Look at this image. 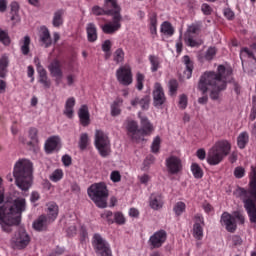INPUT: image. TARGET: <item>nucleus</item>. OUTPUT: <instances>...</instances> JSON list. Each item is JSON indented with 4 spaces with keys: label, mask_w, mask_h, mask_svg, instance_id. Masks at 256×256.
Wrapping results in <instances>:
<instances>
[{
    "label": "nucleus",
    "mask_w": 256,
    "mask_h": 256,
    "mask_svg": "<svg viewBox=\"0 0 256 256\" xmlns=\"http://www.w3.org/2000/svg\"><path fill=\"white\" fill-rule=\"evenodd\" d=\"M48 71L52 77H57V79L63 78V70H61V62L57 59L53 60L48 65Z\"/></svg>",
    "instance_id": "19"
},
{
    "label": "nucleus",
    "mask_w": 256,
    "mask_h": 256,
    "mask_svg": "<svg viewBox=\"0 0 256 256\" xmlns=\"http://www.w3.org/2000/svg\"><path fill=\"white\" fill-rule=\"evenodd\" d=\"M88 145H89V134L82 133L80 135V140H79V147H80L81 151H85V149H87Z\"/></svg>",
    "instance_id": "45"
},
{
    "label": "nucleus",
    "mask_w": 256,
    "mask_h": 256,
    "mask_svg": "<svg viewBox=\"0 0 256 256\" xmlns=\"http://www.w3.org/2000/svg\"><path fill=\"white\" fill-rule=\"evenodd\" d=\"M92 247L98 256H113L109 242H107V240H105L99 233L93 235Z\"/></svg>",
    "instance_id": "8"
},
{
    "label": "nucleus",
    "mask_w": 256,
    "mask_h": 256,
    "mask_svg": "<svg viewBox=\"0 0 256 256\" xmlns=\"http://www.w3.org/2000/svg\"><path fill=\"white\" fill-rule=\"evenodd\" d=\"M136 88L138 89V91H142L143 90V81H145V75H143L142 73H137L136 75Z\"/></svg>",
    "instance_id": "54"
},
{
    "label": "nucleus",
    "mask_w": 256,
    "mask_h": 256,
    "mask_svg": "<svg viewBox=\"0 0 256 256\" xmlns=\"http://www.w3.org/2000/svg\"><path fill=\"white\" fill-rule=\"evenodd\" d=\"M159 149H161V138L156 136L151 145L152 153H159Z\"/></svg>",
    "instance_id": "50"
},
{
    "label": "nucleus",
    "mask_w": 256,
    "mask_h": 256,
    "mask_svg": "<svg viewBox=\"0 0 256 256\" xmlns=\"http://www.w3.org/2000/svg\"><path fill=\"white\" fill-rule=\"evenodd\" d=\"M224 17H226V19H228L229 21H232V19H235V12H233V10H231L230 8H225Z\"/></svg>",
    "instance_id": "60"
},
{
    "label": "nucleus",
    "mask_w": 256,
    "mask_h": 256,
    "mask_svg": "<svg viewBox=\"0 0 256 256\" xmlns=\"http://www.w3.org/2000/svg\"><path fill=\"white\" fill-rule=\"evenodd\" d=\"M167 241V232L165 230L156 231L152 236H150L148 243L151 249H159L163 247V243Z\"/></svg>",
    "instance_id": "11"
},
{
    "label": "nucleus",
    "mask_w": 256,
    "mask_h": 256,
    "mask_svg": "<svg viewBox=\"0 0 256 256\" xmlns=\"http://www.w3.org/2000/svg\"><path fill=\"white\" fill-rule=\"evenodd\" d=\"M103 6L106 11V15H110L112 17V22L102 25L101 29L106 35H113L121 29V21H123L121 6H119L117 0H104Z\"/></svg>",
    "instance_id": "4"
},
{
    "label": "nucleus",
    "mask_w": 256,
    "mask_h": 256,
    "mask_svg": "<svg viewBox=\"0 0 256 256\" xmlns=\"http://www.w3.org/2000/svg\"><path fill=\"white\" fill-rule=\"evenodd\" d=\"M38 77V81L43 85L44 89H49L51 87V80H49L47 70H45V68H39Z\"/></svg>",
    "instance_id": "29"
},
{
    "label": "nucleus",
    "mask_w": 256,
    "mask_h": 256,
    "mask_svg": "<svg viewBox=\"0 0 256 256\" xmlns=\"http://www.w3.org/2000/svg\"><path fill=\"white\" fill-rule=\"evenodd\" d=\"M149 23H150V26H149L150 33L152 37L155 38V36L157 35V14L156 13L150 14Z\"/></svg>",
    "instance_id": "37"
},
{
    "label": "nucleus",
    "mask_w": 256,
    "mask_h": 256,
    "mask_svg": "<svg viewBox=\"0 0 256 256\" xmlns=\"http://www.w3.org/2000/svg\"><path fill=\"white\" fill-rule=\"evenodd\" d=\"M73 107H75V98L70 97L67 99L64 109V115H66L68 119H73Z\"/></svg>",
    "instance_id": "31"
},
{
    "label": "nucleus",
    "mask_w": 256,
    "mask_h": 256,
    "mask_svg": "<svg viewBox=\"0 0 256 256\" xmlns=\"http://www.w3.org/2000/svg\"><path fill=\"white\" fill-rule=\"evenodd\" d=\"M149 103H151V97L149 95L142 98L136 97L131 100L132 107H137V105H140L143 111H147V109H149Z\"/></svg>",
    "instance_id": "21"
},
{
    "label": "nucleus",
    "mask_w": 256,
    "mask_h": 256,
    "mask_svg": "<svg viewBox=\"0 0 256 256\" xmlns=\"http://www.w3.org/2000/svg\"><path fill=\"white\" fill-rule=\"evenodd\" d=\"M179 107L180 109H187V95L185 94L180 95Z\"/></svg>",
    "instance_id": "59"
},
{
    "label": "nucleus",
    "mask_w": 256,
    "mask_h": 256,
    "mask_svg": "<svg viewBox=\"0 0 256 256\" xmlns=\"http://www.w3.org/2000/svg\"><path fill=\"white\" fill-rule=\"evenodd\" d=\"M116 79L120 85L128 87L133 83V72H131V66L124 65L116 70Z\"/></svg>",
    "instance_id": "9"
},
{
    "label": "nucleus",
    "mask_w": 256,
    "mask_h": 256,
    "mask_svg": "<svg viewBox=\"0 0 256 256\" xmlns=\"http://www.w3.org/2000/svg\"><path fill=\"white\" fill-rule=\"evenodd\" d=\"M217 55V48L215 47H209L205 53V59L207 61L213 60V58Z\"/></svg>",
    "instance_id": "53"
},
{
    "label": "nucleus",
    "mask_w": 256,
    "mask_h": 256,
    "mask_svg": "<svg viewBox=\"0 0 256 256\" xmlns=\"http://www.w3.org/2000/svg\"><path fill=\"white\" fill-rule=\"evenodd\" d=\"M232 75L233 69L231 67L219 65L216 72L207 71L200 76L198 89L202 92V95H205L210 89V99L217 101L219 99V93L227 89V82Z\"/></svg>",
    "instance_id": "1"
},
{
    "label": "nucleus",
    "mask_w": 256,
    "mask_h": 256,
    "mask_svg": "<svg viewBox=\"0 0 256 256\" xmlns=\"http://www.w3.org/2000/svg\"><path fill=\"white\" fill-rule=\"evenodd\" d=\"M94 144L99 155L103 158L111 155V140H109V136L102 130L95 131Z\"/></svg>",
    "instance_id": "7"
},
{
    "label": "nucleus",
    "mask_w": 256,
    "mask_h": 256,
    "mask_svg": "<svg viewBox=\"0 0 256 256\" xmlns=\"http://www.w3.org/2000/svg\"><path fill=\"white\" fill-rule=\"evenodd\" d=\"M140 137L143 139L144 135H151L153 133V125L147 119V117H142L141 118V129H140Z\"/></svg>",
    "instance_id": "25"
},
{
    "label": "nucleus",
    "mask_w": 256,
    "mask_h": 256,
    "mask_svg": "<svg viewBox=\"0 0 256 256\" xmlns=\"http://www.w3.org/2000/svg\"><path fill=\"white\" fill-rule=\"evenodd\" d=\"M126 130L128 132V135L131 136V139L133 141H143V138H141V130L139 129V125L137 124V121L127 120Z\"/></svg>",
    "instance_id": "14"
},
{
    "label": "nucleus",
    "mask_w": 256,
    "mask_h": 256,
    "mask_svg": "<svg viewBox=\"0 0 256 256\" xmlns=\"http://www.w3.org/2000/svg\"><path fill=\"white\" fill-rule=\"evenodd\" d=\"M78 117L80 119V123L81 125H83V127H87V125H89V123H91L90 119H89V108L87 107V105H82L78 111Z\"/></svg>",
    "instance_id": "23"
},
{
    "label": "nucleus",
    "mask_w": 256,
    "mask_h": 256,
    "mask_svg": "<svg viewBox=\"0 0 256 256\" xmlns=\"http://www.w3.org/2000/svg\"><path fill=\"white\" fill-rule=\"evenodd\" d=\"M220 223L226 227L228 233H235L237 231V222L229 212H224L221 215Z\"/></svg>",
    "instance_id": "15"
},
{
    "label": "nucleus",
    "mask_w": 256,
    "mask_h": 256,
    "mask_svg": "<svg viewBox=\"0 0 256 256\" xmlns=\"http://www.w3.org/2000/svg\"><path fill=\"white\" fill-rule=\"evenodd\" d=\"M114 223L117 225H125V216L121 212H116L114 214Z\"/></svg>",
    "instance_id": "56"
},
{
    "label": "nucleus",
    "mask_w": 256,
    "mask_h": 256,
    "mask_svg": "<svg viewBox=\"0 0 256 256\" xmlns=\"http://www.w3.org/2000/svg\"><path fill=\"white\" fill-rule=\"evenodd\" d=\"M166 169L170 175H177L183 171L181 159L177 156H170L166 159Z\"/></svg>",
    "instance_id": "12"
},
{
    "label": "nucleus",
    "mask_w": 256,
    "mask_h": 256,
    "mask_svg": "<svg viewBox=\"0 0 256 256\" xmlns=\"http://www.w3.org/2000/svg\"><path fill=\"white\" fill-rule=\"evenodd\" d=\"M110 179L113 183H119L121 181V173L119 171H112L110 174Z\"/></svg>",
    "instance_id": "58"
},
{
    "label": "nucleus",
    "mask_w": 256,
    "mask_h": 256,
    "mask_svg": "<svg viewBox=\"0 0 256 256\" xmlns=\"http://www.w3.org/2000/svg\"><path fill=\"white\" fill-rule=\"evenodd\" d=\"M39 39L42 45L47 49L53 45V39H51V33L49 29L45 26L40 27Z\"/></svg>",
    "instance_id": "18"
},
{
    "label": "nucleus",
    "mask_w": 256,
    "mask_h": 256,
    "mask_svg": "<svg viewBox=\"0 0 256 256\" xmlns=\"http://www.w3.org/2000/svg\"><path fill=\"white\" fill-rule=\"evenodd\" d=\"M240 59L242 61V65L245 63V59H253V61H256L255 52L249 50V48H242L240 51Z\"/></svg>",
    "instance_id": "38"
},
{
    "label": "nucleus",
    "mask_w": 256,
    "mask_h": 256,
    "mask_svg": "<svg viewBox=\"0 0 256 256\" xmlns=\"http://www.w3.org/2000/svg\"><path fill=\"white\" fill-rule=\"evenodd\" d=\"M184 41L188 47H201L203 45V39L193 38L191 34H186Z\"/></svg>",
    "instance_id": "30"
},
{
    "label": "nucleus",
    "mask_w": 256,
    "mask_h": 256,
    "mask_svg": "<svg viewBox=\"0 0 256 256\" xmlns=\"http://www.w3.org/2000/svg\"><path fill=\"white\" fill-rule=\"evenodd\" d=\"M47 219L50 223H53L57 216L59 215V206L55 202H50L47 204Z\"/></svg>",
    "instance_id": "24"
},
{
    "label": "nucleus",
    "mask_w": 256,
    "mask_h": 256,
    "mask_svg": "<svg viewBox=\"0 0 256 256\" xmlns=\"http://www.w3.org/2000/svg\"><path fill=\"white\" fill-rule=\"evenodd\" d=\"M231 151V144L227 140L217 142L209 151L207 163L209 165H219Z\"/></svg>",
    "instance_id": "6"
},
{
    "label": "nucleus",
    "mask_w": 256,
    "mask_h": 256,
    "mask_svg": "<svg viewBox=\"0 0 256 256\" xmlns=\"http://www.w3.org/2000/svg\"><path fill=\"white\" fill-rule=\"evenodd\" d=\"M191 171L194 175L195 179H202L203 178V169H201V166L197 163H193L191 165Z\"/></svg>",
    "instance_id": "42"
},
{
    "label": "nucleus",
    "mask_w": 256,
    "mask_h": 256,
    "mask_svg": "<svg viewBox=\"0 0 256 256\" xmlns=\"http://www.w3.org/2000/svg\"><path fill=\"white\" fill-rule=\"evenodd\" d=\"M9 67V56L4 54L0 57V79H5L7 77Z\"/></svg>",
    "instance_id": "27"
},
{
    "label": "nucleus",
    "mask_w": 256,
    "mask_h": 256,
    "mask_svg": "<svg viewBox=\"0 0 256 256\" xmlns=\"http://www.w3.org/2000/svg\"><path fill=\"white\" fill-rule=\"evenodd\" d=\"M186 205L184 202H177L174 207H173V211L175 213V215H177V217H179L180 215H183V213H185V209H186Z\"/></svg>",
    "instance_id": "46"
},
{
    "label": "nucleus",
    "mask_w": 256,
    "mask_h": 256,
    "mask_svg": "<svg viewBox=\"0 0 256 256\" xmlns=\"http://www.w3.org/2000/svg\"><path fill=\"white\" fill-rule=\"evenodd\" d=\"M242 67L248 75H256V60L254 62L247 63L246 65L245 62H243Z\"/></svg>",
    "instance_id": "41"
},
{
    "label": "nucleus",
    "mask_w": 256,
    "mask_h": 256,
    "mask_svg": "<svg viewBox=\"0 0 256 256\" xmlns=\"http://www.w3.org/2000/svg\"><path fill=\"white\" fill-rule=\"evenodd\" d=\"M61 148V138L59 136L49 137L44 145V149L48 155L54 153V151H59Z\"/></svg>",
    "instance_id": "16"
},
{
    "label": "nucleus",
    "mask_w": 256,
    "mask_h": 256,
    "mask_svg": "<svg viewBox=\"0 0 256 256\" xmlns=\"http://www.w3.org/2000/svg\"><path fill=\"white\" fill-rule=\"evenodd\" d=\"M19 3L17 1H13L10 4V20L12 21V27H16L21 23V15H19Z\"/></svg>",
    "instance_id": "17"
},
{
    "label": "nucleus",
    "mask_w": 256,
    "mask_h": 256,
    "mask_svg": "<svg viewBox=\"0 0 256 256\" xmlns=\"http://www.w3.org/2000/svg\"><path fill=\"white\" fill-rule=\"evenodd\" d=\"M88 197L99 209L107 208V199H109V189L104 182L94 183L87 189Z\"/></svg>",
    "instance_id": "5"
},
{
    "label": "nucleus",
    "mask_w": 256,
    "mask_h": 256,
    "mask_svg": "<svg viewBox=\"0 0 256 256\" xmlns=\"http://www.w3.org/2000/svg\"><path fill=\"white\" fill-rule=\"evenodd\" d=\"M201 31V24H192L187 29V35H195Z\"/></svg>",
    "instance_id": "52"
},
{
    "label": "nucleus",
    "mask_w": 256,
    "mask_h": 256,
    "mask_svg": "<svg viewBox=\"0 0 256 256\" xmlns=\"http://www.w3.org/2000/svg\"><path fill=\"white\" fill-rule=\"evenodd\" d=\"M153 105L154 107H162L165 105L167 101V97H165V92L163 91V86L160 83H155L153 90Z\"/></svg>",
    "instance_id": "13"
},
{
    "label": "nucleus",
    "mask_w": 256,
    "mask_h": 256,
    "mask_svg": "<svg viewBox=\"0 0 256 256\" xmlns=\"http://www.w3.org/2000/svg\"><path fill=\"white\" fill-rule=\"evenodd\" d=\"M165 202L163 201V196L161 194H151L149 198V205L151 209L154 211H159V209H163V205Z\"/></svg>",
    "instance_id": "20"
},
{
    "label": "nucleus",
    "mask_w": 256,
    "mask_h": 256,
    "mask_svg": "<svg viewBox=\"0 0 256 256\" xmlns=\"http://www.w3.org/2000/svg\"><path fill=\"white\" fill-rule=\"evenodd\" d=\"M11 241L14 249H25V247L29 245L31 238L29 237V234H27V231L20 229L15 233Z\"/></svg>",
    "instance_id": "10"
},
{
    "label": "nucleus",
    "mask_w": 256,
    "mask_h": 256,
    "mask_svg": "<svg viewBox=\"0 0 256 256\" xmlns=\"http://www.w3.org/2000/svg\"><path fill=\"white\" fill-rule=\"evenodd\" d=\"M39 130L37 128H30L29 129V138L31 139L30 142H28V145H33V143H39Z\"/></svg>",
    "instance_id": "43"
},
{
    "label": "nucleus",
    "mask_w": 256,
    "mask_h": 256,
    "mask_svg": "<svg viewBox=\"0 0 256 256\" xmlns=\"http://www.w3.org/2000/svg\"><path fill=\"white\" fill-rule=\"evenodd\" d=\"M193 235L195 239H198V241H200V239H203V226H201V224L197 222L194 224Z\"/></svg>",
    "instance_id": "44"
},
{
    "label": "nucleus",
    "mask_w": 256,
    "mask_h": 256,
    "mask_svg": "<svg viewBox=\"0 0 256 256\" xmlns=\"http://www.w3.org/2000/svg\"><path fill=\"white\" fill-rule=\"evenodd\" d=\"M33 175V163L27 159H20L14 165L13 177L21 191L31 189V177Z\"/></svg>",
    "instance_id": "3"
},
{
    "label": "nucleus",
    "mask_w": 256,
    "mask_h": 256,
    "mask_svg": "<svg viewBox=\"0 0 256 256\" xmlns=\"http://www.w3.org/2000/svg\"><path fill=\"white\" fill-rule=\"evenodd\" d=\"M196 157L200 159V161H204V159L207 157V153L205 152V149L200 148L196 152Z\"/></svg>",
    "instance_id": "62"
},
{
    "label": "nucleus",
    "mask_w": 256,
    "mask_h": 256,
    "mask_svg": "<svg viewBox=\"0 0 256 256\" xmlns=\"http://www.w3.org/2000/svg\"><path fill=\"white\" fill-rule=\"evenodd\" d=\"M234 176L236 179H243V177H245V168L236 167L234 170Z\"/></svg>",
    "instance_id": "57"
},
{
    "label": "nucleus",
    "mask_w": 256,
    "mask_h": 256,
    "mask_svg": "<svg viewBox=\"0 0 256 256\" xmlns=\"http://www.w3.org/2000/svg\"><path fill=\"white\" fill-rule=\"evenodd\" d=\"M102 51L109 53L111 51V40H105L102 44Z\"/></svg>",
    "instance_id": "63"
},
{
    "label": "nucleus",
    "mask_w": 256,
    "mask_h": 256,
    "mask_svg": "<svg viewBox=\"0 0 256 256\" xmlns=\"http://www.w3.org/2000/svg\"><path fill=\"white\" fill-rule=\"evenodd\" d=\"M51 223L46 215H41L36 221L33 222V229L35 231H45L47 226Z\"/></svg>",
    "instance_id": "22"
},
{
    "label": "nucleus",
    "mask_w": 256,
    "mask_h": 256,
    "mask_svg": "<svg viewBox=\"0 0 256 256\" xmlns=\"http://www.w3.org/2000/svg\"><path fill=\"white\" fill-rule=\"evenodd\" d=\"M168 87H169V93L173 97V95H176L177 89H179V83L177 82V80L172 79L169 81Z\"/></svg>",
    "instance_id": "49"
},
{
    "label": "nucleus",
    "mask_w": 256,
    "mask_h": 256,
    "mask_svg": "<svg viewBox=\"0 0 256 256\" xmlns=\"http://www.w3.org/2000/svg\"><path fill=\"white\" fill-rule=\"evenodd\" d=\"M0 43L3 45H11V38L9 37V32L0 29Z\"/></svg>",
    "instance_id": "47"
},
{
    "label": "nucleus",
    "mask_w": 256,
    "mask_h": 256,
    "mask_svg": "<svg viewBox=\"0 0 256 256\" xmlns=\"http://www.w3.org/2000/svg\"><path fill=\"white\" fill-rule=\"evenodd\" d=\"M149 61H150V71L152 73H157V71H159V69H161V60L159 59V56H155V55H150L148 57Z\"/></svg>",
    "instance_id": "34"
},
{
    "label": "nucleus",
    "mask_w": 256,
    "mask_h": 256,
    "mask_svg": "<svg viewBox=\"0 0 256 256\" xmlns=\"http://www.w3.org/2000/svg\"><path fill=\"white\" fill-rule=\"evenodd\" d=\"M63 15H65V10L63 9L54 12L52 19L53 27H61V25H63Z\"/></svg>",
    "instance_id": "32"
},
{
    "label": "nucleus",
    "mask_w": 256,
    "mask_h": 256,
    "mask_svg": "<svg viewBox=\"0 0 256 256\" xmlns=\"http://www.w3.org/2000/svg\"><path fill=\"white\" fill-rule=\"evenodd\" d=\"M121 105H123V100L121 98H116V101H114L111 104V115L112 117H117L118 115H121Z\"/></svg>",
    "instance_id": "36"
},
{
    "label": "nucleus",
    "mask_w": 256,
    "mask_h": 256,
    "mask_svg": "<svg viewBox=\"0 0 256 256\" xmlns=\"http://www.w3.org/2000/svg\"><path fill=\"white\" fill-rule=\"evenodd\" d=\"M101 219H104L105 221H107L109 225H113V223H115V220L113 219V212L109 210L104 211L101 214Z\"/></svg>",
    "instance_id": "51"
},
{
    "label": "nucleus",
    "mask_w": 256,
    "mask_h": 256,
    "mask_svg": "<svg viewBox=\"0 0 256 256\" xmlns=\"http://www.w3.org/2000/svg\"><path fill=\"white\" fill-rule=\"evenodd\" d=\"M232 217L234 220L237 219L241 225L245 223V216H243L239 211L234 212Z\"/></svg>",
    "instance_id": "61"
},
{
    "label": "nucleus",
    "mask_w": 256,
    "mask_h": 256,
    "mask_svg": "<svg viewBox=\"0 0 256 256\" xmlns=\"http://www.w3.org/2000/svg\"><path fill=\"white\" fill-rule=\"evenodd\" d=\"M92 13L94 15H96V17H99L101 15H107V12L105 10V6H103L102 8L100 6H93L92 7Z\"/></svg>",
    "instance_id": "55"
},
{
    "label": "nucleus",
    "mask_w": 256,
    "mask_h": 256,
    "mask_svg": "<svg viewBox=\"0 0 256 256\" xmlns=\"http://www.w3.org/2000/svg\"><path fill=\"white\" fill-rule=\"evenodd\" d=\"M25 207L24 198H17L13 204L0 207V225L4 233H11V227L21 223V213L25 211Z\"/></svg>",
    "instance_id": "2"
},
{
    "label": "nucleus",
    "mask_w": 256,
    "mask_h": 256,
    "mask_svg": "<svg viewBox=\"0 0 256 256\" xmlns=\"http://www.w3.org/2000/svg\"><path fill=\"white\" fill-rule=\"evenodd\" d=\"M183 63L186 67V70L184 71L186 79H191V75H193V62L191 61V58L188 55L184 56Z\"/></svg>",
    "instance_id": "33"
},
{
    "label": "nucleus",
    "mask_w": 256,
    "mask_h": 256,
    "mask_svg": "<svg viewBox=\"0 0 256 256\" xmlns=\"http://www.w3.org/2000/svg\"><path fill=\"white\" fill-rule=\"evenodd\" d=\"M202 12L204 13V15H211V6H209V4H202Z\"/></svg>",
    "instance_id": "64"
},
{
    "label": "nucleus",
    "mask_w": 256,
    "mask_h": 256,
    "mask_svg": "<svg viewBox=\"0 0 256 256\" xmlns=\"http://www.w3.org/2000/svg\"><path fill=\"white\" fill-rule=\"evenodd\" d=\"M248 143H249V133L247 131L240 133L237 137V145L239 149H245Z\"/></svg>",
    "instance_id": "35"
},
{
    "label": "nucleus",
    "mask_w": 256,
    "mask_h": 256,
    "mask_svg": "<svg viewBox=\"0 0 256 256\" xmlns=\"http://www.w3.org/2000/svg\"><path fill=\"white\" fill-rule=\"evenodd\" d=\"M63 179V170L56 169L51 175H50V181H53V183H57Z\"/></svg>",
    "instance_id": "48"
},
{
    "label": "nucleus",
    "mask_w": 256,
    "mask_h": 256,
    "mask_svg": "<svg viewBox=\"0 0 256 256\" xmlns=\"http://www.w3.org/2000/svg\"><path fill=\"white\" fill-rule=\"evenodd\" d=\"M19 45L22 55L27 56L31 53V37H29V35L24 36L23 39L19 41Z\"/></svg>",
    "instance_id": "28"
},
{
    "label": "nucleus",
    "mask_w": 256,
    "mask_h": 256,
    "mask_svg": "<svg viewBox=\"0 0 256 256\" xmlns=\"http://www.w3.org/2000/svg\"><path fill=\"white\" fill-rule=\"evenodd\" d=\"M113 61L116 63V65H120V63L125 61V51H123L122 48H118L116 51H114Z\"/></svg>",
    "instance_id": "39"
},
{
    "label": "nucleus",
    "mask_w": 256,
    "mask_h": 256,
    "mask_svg": "<svg viewBox=\"0 0 256 256\" xmlns=\"http://www.w3.org/2000/svg\"><path fill=\"white\" fill-rule=\"evenodd\" d=\"M86 33L89 43H95V41H97V26L95 25V23L87 24Z\"/></svg>",
    "instance_id": "26"
},
{
    "label": "nucleus",
    "mask_w": 256,
    "mask_h": 256,
    "mask_svg": "<svg viewBox=\"0 0 256 256\" xmlns=\"http://www.w3.org/2000/svg\"><path fill=\"white\" fill-rule=\"evenodd\" d=\"M161 33L164 35H167L168 37H171L173 33H175V29H173V26L171 25V22H163L160 29Z\"/></svg>",
    "instance_id": "40"
}]
</instances>
